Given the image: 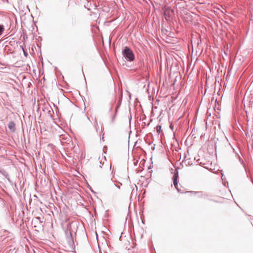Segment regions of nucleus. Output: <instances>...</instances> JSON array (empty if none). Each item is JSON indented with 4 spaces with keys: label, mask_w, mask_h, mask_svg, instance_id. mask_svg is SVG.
<instances>
[{
    "label": "nucleus",
    "mask_w": 253,
    "mask_h": 253,
    "mask_svg": "<svg viewBox=\"0 0 253 253\" xmlns=\"http://www.w3.org/2000/svg\"><path fill=\"white\" fill-rule=\"evenodd\" d=\"M78 223L76 221H71L69 219H65L61 223L62 229L64 230L67 240L70 245L74 244L72 234L77 230Z\"/></svg>",
    "instance_id": "f257e3e1"
},
{
    "label": "nucleus",
    "mask_w": 253,
    "mask_h": 253,
    "mask_svg": "<svg viewBox=\"0 0 253 253\" xmlns=\"http://www.w3.org/2000/svg\"><path fill=\"white\" fill-rule=\"evenodd\" d=\"M122 54L125 59L129 62L133 61L134 59V55L132 50L128 47L126 46L122 51Z\"/></svg>",
    "instance_id": "f03ea898"
},
{
    "label": "nucleus",
    "mask_w": 253,
    "mask_h": 253,
    "mask_svg": "<svg viewBox=\"0 0 253 253\" xmlns=\"http://www.w3.org/2000/svg\"><path fill=\"white\" fill-rule=\"evenodd\" d=\"M177 178H178V172H175L173 176V184L175 188L178 192H180L179 189L177 187Z\"/></svg>",
    "instance_id": "7ed1b4c3"
},
{
    "label": "nucleus",
    "mask_w": 253,
    "mask_h": 253,
    "mask_svg": "<svg viewBox=\"0 0 253 253\" xmlns=\"http://www.w3.org/2000/svg\"><path fill=\"white\" fill-rule=\"evenodd\" d=\"M0 173L3 175L7 179L9 183H12L8 173L5 170L3 169H0Z\"/></svg>",
    "instance_id": "20e7f679"
},
{
    "label": "nucleus",
    "mask_w": 253,
    "mask_h": 253,
    "mask_svg": "<svg viewBox=\"0 0 253 253\" xmlns=\"http://www.w3.org/2000/svg\"><path fill=\"white\" fill-rule=\"evenodd\" d=\"M8 128L11 132H14L15 131V124L12 121L10 122L8 124Z\"/></svg>",
    "instance_id": "39448f33"
},
{
    "label": "nucleus",
    "mask_w": 253,
    "mask_h": 253,
    "mask_svg": "<svg viewBox=\"0 0 253 253\" xmlns=\"http://www.w3.org/2000/svg\"><path fill=\"white\" fill-rule=\"evenodd\" d=\"M238 158L239 161L240 162L241 164L243 165V167L245 168V164L244 163V161H243V160L241 159V158L240 156L239 155H238Z\"/></svg>",
    "instance_id": "423d86ee"
},
{
    "label": "nucleus",
    "mask_w": 253,
    "mask_h": 253,
    "mask_svg": "<svg viewBox=\"0 0 253 253\" xmlns=\"http://www.w3.org/2000/svg\"><path fill=\"white\" fill-rule=\"evenodd\" d=\"M156 131L158 134L161 132V126L160 125H158L156 127Z\"/></svg>",
    "instance_id": "0eeeda50"
},
{
    "label": "nucleus",
    "mask_w": 253,
    "mask_h": 253,
    "mask_svg": "<svg viewBox=\"0 0 253 253\" xmlns=\"http://www.w3.org/2000/svg\"><path fill=\"white\" fill-rule=\"evenodd\" d=\"M4 31V27L3 25H0V36L2 34V33Z\"/></svg>",
    "instance_id": "6e6552de"
},
{
    "label": "nucleus",
    "mask_w": 253,
    "mask_h": 253,
    "mask_svg": "<svg viewBox=\"0 0 253 253\" xmlns=\"http://www.w3.org/2000/svg\"><path fill=\"white\" fill-rule=\"evenodd\" d=\"M122 185V184H120V185H117L116 184H115V183H113L112 184V188H113V187H117L118 188V189H120V186Z\"/></svg>",
    "instance_id": "1a4fd4ad"
},
{
    "label": "nucleus",
    "mask_w": 253,
    "mask_h": 253,
    "mask_svg": "<svg viewBox=\"0 0 253 253\" xmlns=\"http://www.w3.org/2000/svg\"><path fill=\"white\" fill-rule=\"evenodd\" d=\"M23 51H24V55H25V56H27V53L24 51V49H23Z\"/></svg>",
    "instance_id": "9d476101"
},
{
    "label": "nucleus",
    "mask_w": 253,
    "mask_h": 253,
    "mask_svg": "<svg viewBox=\"0 0 253 253\" xmlns=\"http://www.w3.org/2000/svg\"><path fill=\"white\" fill-rule=\"evenodd\" d=\"M115 117V116L114 115V116L113 117V118H112V123L114 122V120Z\"/></svg>",
    "instance_id": "9b49d317"
},
{
    "label": "nucleus",
    "mask_w": 253,
    "mask_h": 253,
    "mask_svg": "<svg viewBox=\"0 0 253 253\" xmlns=\"http://www.w3.org/2000/svg\"><path fill=\"white\" fill-rule=\"evenodd\" d=\"M100 164H102V162H101V161H100Z\"/></svg>",
    "instance_id": "f8f14e48"
},
{
    "label": "nucleus",
    "mask_w": 253,
    "mask_h": 253,
    "mask_svg": "<svg viewBox=\"0 0 253 253\" xmlns=\"http://www.w3.org/2000/svg\"><path fill=\"white\" fill-rule=\"evenodd\" d=\"M134 186H135V187L136 188H137V187H136V185H134Z\"/></svg>",
    "instance_id": "ddd939ff"
}]
</instances>
